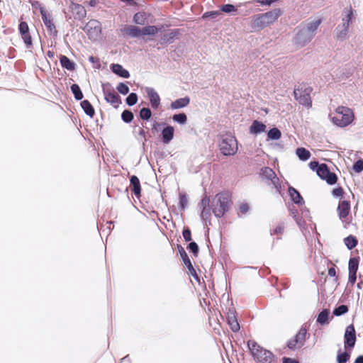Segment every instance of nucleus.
Masks as SVG:
<instances>
[{
  "mask_svg": "<svg viewBox=\"0 0 363 363\" xmlns=\"http://www.w3.org/2000/svg\"><path fill=\"white\" fill-rule=\"evenodd\" d=\"M238 142L233 137L228 138V155H233L238 151Z\"/></svg>",
  "mask_w": 363,
  "mask_h": 363,
  "instance_id": "nucleus-35",
  "label": "nucleus"
},
{
  "mask_svg": "<svg viewBox=\"0 0 363 363\" xmlns=\"http://www.w3.org/2000/svg\"><path fill=\"white\" fill-rule=\"evenodd\" d=\"M344 242L349 250L354 248L357 244V240L352 235L345 238Z\"/></svg>",
  "mask_w": 363,
  "mask_h": 363,
  "instance_id": "nucleus-46",
  "label": "nucleus"
},
{
  "mask_svg": "<svg viewBox=\"0 0 363 363\" xmlns=\"http://www.w3.org/2000/svg\"><path fill=\"white\" fill-rule=\"evenodd\" d=\"M70 9L75 20L82 21L86 17V11L82 5L72 2Z\"/></svg>",
  "mask_w": 363,
  "mask_h": 363,
  "instance_id": "nucleus-14",
  "label": "nucleus"
},
{
  "mask_svg": "<svg viewBox=\"0 0 363 363\" xmlns=\"http://www.w3.org/2000/svg\"><path fill=\"white\" fill-rule=\"evenodd\" d=\"M70 89L76 101H81L84 98L83 93L77 84H73L70 86Z\"/></svg>",
  "mask_w": 363,
  "mask_h": 363,
  "instance_id": "nucleus-32",
  "label": "nucleus"
},
{
  "mask_svg": "<svg viewBox=\"0 0 363 363\" xmlns=\"http://www.w3.org/2000/svg\"><path fill=\"white\" fill-rule=\"evenodd\" d=\"M182 235L186 242H191V231L189 227H184L182 230Z\"/></svg>",
  "mask_w": 363,
  "mask_h": 363,
  "instance_id": "nucleus-53",
  "label": "nucleus"
},
{
  "mask_svg": "<svg viewBox=\"0 0 363 363\" xmlns=\"http://www.w3.org/2000/svg\"><path fill=\"white\" fill-rule=\"evenodd\" d=\"M296 155L301 160H307L311 157V153L308 150L303 147H299L296 150Z\"/></svg>",
  "mask_w": 363,
  "mask_h": 363,
  "instance_id": "nucleus-43",
  "label": "nucleus"
},
{
  "mask_svg": "<svg viewBox=\"0 0 363 363\" xmlns=\"http://www.w3.org/2000/svg\"><path fill=\"white\" fill-rule=\"evenodd\" d=\"M261 174L264 177H265V178H267L268 179H270L274 184H276L277 180H278L277 177L275 175V173L269 167H264V168H262V169Z\"/></svg>",
  "mask_w": 363,
  "mask_h": 363,
  "instance_id": "nucleus-30",
  "label": "nucleus"
},
{
  "mask_svg": "<svg viewBox=\"0 0 363 363\" xmlns=\"http://www.w3.org/2000/svg\"><path fill=\"white\" fill-rule=\"evenodd\" d=\"M355 330L353 325H350L346 328L345 334V344L349 347H353L355 344Z\"/></svg>",
  "mask_w": 363,
  "mask_h": 363,
  "instance_id": "nucleus-19",
  "label": "nucleus"
},
{
  "mask_svg": "<svg viewBox=\"0 0 363 363\" xmlns=\"http://www.w3.org/2000/svg\"><path fill=\"white\" fill-rule=\"evenodd\" d=\"M165 125L164 122H157L155 121L152 124V130L158 132L160 130L161 127H164Z\"/></svg>",
  "mask_w": 363,
  "mask_h": 363,
  "instance_id": "nucleus-56",
  "label": "nucleus"
},
{
  "mask_svg": "<svg viewBox=\"0 0 363 363\" xmlns=\"http://www.w3.org/2000/svg\"><path fill=\"white\" fill-rule=\"evenodd\" d=\"M320 24V20H315L308 22L306 26L303 27L306 30L310 31V33L314 36L315 31L318 29L319 25Z\"/></svg>",
  "mask_w": 363,
  "mask_h": 363,
  "instance_id": "nucleus-34",
  "label": "nucleus"
},
{
  "mask_svg": "<svg viewBox=\"0 0 363 363\" xmlns=\"http://www.w3.org/2000/svg\"><path fill=\"white\" fill-rule=\"evenodd\" d=\"M247 345L252 355L257 362L259 363H270L272 362V354L270 351L261 347L252 340L248 341Z\"/></svg>",
  "mask_w": 363,
  "mask_h": 363,
  "instance_id": "nucleus-3",
  "label": "nucleus"
},
{
  "mask_svg": "<svg viewBox=\"0 0 363 363\" xmlns=\"http://www.w3.org/2000/svg\"><path fill=\"white\" fill-rule=\"evenodd\" d=\"M101 86L105 101L117 108L122 103L121 96L114 91L109 82L103 83Z\"/></svg>",
  "mask_w": 363,
  "mask_h": 363,
  "instance_id": "nucleus-5",
  "label": "nucleus"
},
{
  "mask_svg": "<svg viewBox=\"0 0 363 363\" xmlns=\"http://www.w3.org/2000/svg\"><path fill=\"white\" fill-rule=\"evenodd\" d=\"M268 138L271 140H278L281 138V131L277 128H272L268 132Z\"/></svg>",
  "mask_w": 363,
  "mask_h": 363,
  "instance_id": "nucleus-47",
  "label": "nucleus"
},
{
  "mask_svg": "<svg viewBox=\"0 0 363 363\" xmlns=\"http://www.w3.org/2000/svg\"><path fill=\"white\" fill-rule=\"evenodd\" d=\"M80 106L86 116H89L90 118L94 117L95 114V110L89 100H82L80 103Z\"/></svg>",
  "mask_w": 363,
  "mask_h": 363,
  "instance_id": "nucleus-27",
  "label": "nucleus"
},
{
  "mask_svg": "<svg viewBox=\"0 0 363 363\" xmlns=\"http://www.w3.org/2000/svg\"><path fill=\"white\" fill-rule=\"evenodd\" d=\"M187 249L192 253L194 257H198L199 253V247L196 242L191 241L187 245Z\"/></svg>",
  "mask_w": 363,
  "mask_h": 363,
  "instance_id": "nucleus-45",
  "label": "nucleus"
},
{
  "mask_svg": "<svg viewBox=\"0 0 363 363\" xmlns=\"http://www.w3.org/2000/svg\"><path fill=\"white\" fill-rule=\"evenodd\" d=\"M143 28L136 26H128L124 28L122 31L125 35L131 38H139L143 35Z\"/></svg>",
  "mask_w": 363,
  "mask_h": 363,
  "instance_id": "nucleus-21",
  "label": "nucleus"
},
{
  "mask_svg": "<svg viewBox=\"0 0 363 363\" xmlns=\"http://www.w3.org/2000/svg\"><path fill=\"white\" fill-rule=\"evenodd\" d=\"M354 14V11L351 6H349L342 11V24H344L347 26V27H350V23L352 21V17Z\"/></svg>",
  "mask_w": 363,
  "mask_h": 363,
  "instance_id": "nucleus-23",
  "label": "nucleus"
},
{
  "mask_svg": "<svg viewBox=\"0 0 363 363\" xmlns=\"http://www.w3.org/2000/svg\"><path fill=\"white\" fill-rule=\"evenodd\" d=\"M143 35H155L160 32V28L156 26H146L143 27Z\"/></svg>",
  "mask_w": 363,
  "mask_h": 363,
  "instance_id": "nucleus-33",
  "label": "nucleus"
},
{
  "mask_svg": "<svg viewBox=\"0 0 363 363\" xmlns=\"http://www.w3.org/2000/svg\"><path fill=\"white\" fill-rule=\"evenodd\" d=\"M289 193L291 198V199L294 201L296 203H300L302 202V197L301 196L300 194L293 187H289Z\"/></svg>",
  "mask_w": 363,
  "mask_h": 363,
  "instance_id": "nucleus-40",
  "label": "nucleus"
},
{
  "mask_svg": "<svg viewBox=\"0 0 363 363\" xmlns=\"http://www.w3.org/2000/svg\"><path fill=\"white\" fill-rule=\"evenodd\" d=\"M218 137L219 141H221V143H219L220 152L224 156H227V135L221 134Z\"/></svg>",
  "mask_w": 363,
  "mask_h": 363,
  "instance_id": "nucleus-38",
  "label": "nucleus"
},
{
  "mask_svg": "<svg viewBox=\"0 0 363 363\" xmlns=\"http://www.w3.org/2000/svg\"><path fill=\"white\" fill-rule=\"evenodd\" d=\"M182 34V30L179 28H174L169 30L167 33H164L161 35L160 39V43L161 45H170L174 43L175 39H178L179 35Z\"/></svg>",
  "mask_w": 363,
  "mask_h": 363,
  "instance_id": "nucleus-9",
  "label": "nucleus"
},
{
  "mask_svg": "<svg viewBox=\"0 0 363 363\" xmlns=\"http://www.w3.org/2000/svg\"><path fill=\"white\" fill-rule=\"evenodd\" d=\"M347 311H348L347 306L345 305H341L339 307L336 308L333 311V314L335 315L339 316V315L346 313Z\"/></svg>",
  "mask_w": 363,
  "mask_h": 363,
  "instance_id": "nucleus-51",
  "label": "nucleus"
},
{
  "mask_svg": "<svg viewBox=\"0 0 363 363\" xmlns=\"http://www.w3.org/2000/svg\"><path fill=\"white\" fill-rule=\"evenodd\" d=\"M42 20L48 30L53 33L54 35H57V30H56L55 24L52 21V15L48 13L47 11H42L41 14Z\"/></svg>",
  "mask_w": 363,
  "mask_h": 363,
  "instance_id": "nucleus-15",
  "label": "nucleus"
},
{
  "mask_svg": "<svg viewBox=\"0 0 363 363\" xmlns=\"http://www.w3.org/2000/svg\"><path fill=\"white\" fill-rule=\"evenodd\" d=\"M276 0H256L257 2L259 3L261 5L266 6V5H271L273 2H274Z\"/></svg>",
  "mask_w": 363,
  "mask_h": 363,
  "instance_id": "nucleus-63",
  "label": "nucleus"
},
{
  "mask_svg": "<svg viewBox=\"0 0 363 363\" xmlns=\"http://www.w3.org/2000/svg\"><path fill=\"white\" fill-rule=\"evenodd\" d=\"M284 230V226L283 223L278 225L276 228L274 230V234H281L283 233Z\"/></svg>",
  "mask_w": 363,
  "mask_h": 363,
  "instance_id": "nucleus-61",
  "label": "nucleus"
},
{
  "mask_svg": "<svg viewBox=\"0 0 363 363\" xmlns=\"http://www.w3.org/2000/svg\"><path fill=\"white\" fill-rule=\"evenodd\" d=\"M177 248L178 250V252L179 253L180 257L186 266V267L189 270V274L198 282L199 284H201L200 277L197 274L196 269H194L188 255L186 254L184 248L180 245H177Z\"/></svg>",
  "mask_w": 363,
  "mask_h": 363,
  "instance_id": "nucleus-7",
  "label": "nucleus"
},
{
  "mask_svg": "<svg viewBox=\"0 0 363 363\" xmlns=\"http://www.w3.org/2000/svg\"><path fill=\"white\" fill-rule=\"evenodd\" d=\"M116 90L122 95H126L130 91L129 86L124 82H120L116 86Z\"/></svg>",
  "mask_w": 363,
  "mask_h": 363,
  "instance_id": "nucleus-48",
  "label": "nucleus"
},
{
  "mask_svg": "<svg viewBox=\"0 0 363 363\" xmlns=\"http://www.w3.org/2000/svg\"><path fill=\"white\" fill-rule=\"evenodd\" d=\"M110 67L111 72L120 77L128 79L130 76V72L120 64L113 63Z\"/></svg>",
  "mask_w": 363,
  "mask_h": 363,
  "instance_id": "nucleus-20",
  "label": "nucleus"
},
{
  "mask_svg": "<svg viewBox=\"0 0 363 363\" xmlns=\"http://www.w3.org/2000/svg\"><path fill=\"white\" fill-rule=\"evenodd\" d=\"M138 135L142 138L143 145H145V143L147 142L146 132L145 131V130L143 128H139Z\"/></svg>",
  "mask_w": 363,
  "mask_h": 363,
  "instance_id": "nucleus-60",
  "label": "nucleus"
},
{
  "mask_svg": "<svg viewBox=\"0 0 363 363\" xmlns=\"http://www.w3.org/2000/svg\"><path fill=\"white\" fill-rule=\"evenodd\" d=\"M250 131L254 134L264 133L266 131V125L258 121H255L250 128Z\"/></svg>",
  "mask_w": 363,
  "mask_h": 363,
  "instance_id": "nucleus-29",
  "label": "nucleus"
},
{
  "mask_svg": "<svg viewBox=\"0 0 363 363\" xmlns=\"http://www.w3.org/2000/svg\"><path fill=\"white\" fill-rule=\"evenodd\" d=\"M313 35L310 33V31L301 28L296 34L294 41L298 46H303L306 43L310 42Z\"/></svg>",
  "mask_w": 363,
  "mask_h": 363,
  "instance_id": "nucleus-12",
  "label": "nucleus"
},
{
  "mask_svg": "<svg viewBox=\"0 0 363 363\" xmlns=\"http://www.w3.org/2000/svg\"><path fill=\"white\" fill-rule=\"evenodd\" d=\"M332 120L334 124L340 127H345L353 121L354 114L350 108L339 106L336 109V115Z\"/></svg>",
  "mask_w": 363,
  "mask_h": 363,
  "instance_id": "nucleus-4",
  "label": "nucleus"
},
{
  "mask_svg": "<svg viewBox=\"0 0 363 363\" xmlns=\"http://www.w3.org/2000/svg\"><path fill=\"white\" fill-rule=\"evenodd\" d=\"M281 14L280 9H274L264 13L255 15L252 18L251 27L255 30H261L273 24Z\"/></svg>",
  "mask_w": 363,
  "mask_h": 363,
  "instance_id": "nucleus-2",
  "label": "nucleus"
},
{
  "mask_svg": "<svg viewBox=\"0 0 363 363\" xmlns=\"http://www.w3.org/2000/svg\"><path fill=\"white\" fill-rule=\"evenodd\" d=\"M145 92L150 100L151 107L157 109L160 106V97L157 92L152 87H146Z\"/></svg>",
  "mask_w": 363,
  "mask_h": 363,
  "instance_id": "nucleus-13",
  "label": "nucleus"
},
{
  "mask_svg": "<svg viewBox=\"0 0 363 363\" xmlns=\"http://www.w3.org/2000/svg\"><path fill=\"white\" fill-rule=\"evenodd\" d=\"M152 115V111L148 107H143L139 111V117L143 121H148Z\"/></svg>",
  "mask_w": 363,
  "mask_h": 363,
  "instance_id": "nucleus-37",
  "label": "nucleus"
},
{
  "mask_svg": "<svg viewBox=\"0 0 363 363\" xmlns=\"http://www.w3.org/2000/svg\"><path fill=\"white\" fill-rule=\"evenodd\" d=\"M138 101V96L135 92H131L125 99V104L128 106H133L137 104Z\"/></svg>",
  "mask_w": 363,
  "mask_h": 363,
  "instance_id": "nucleus-44",
  "label": "nucleus"
},
{
  "mask_svg": "<svg viewBox=\"0 0 363 363\" xmlns=\"http://www.w3.org/2000/svg\"><path fill=\"white\" fill-rule=\"evenodd\" d=\"M155 156L157 159L163 160L167 157V154L164 150H157L154 152Z\"/></svg>",
  "mask_w": 363,
  "mask_h": 363,
  "instance_id": "nucleus-59",
  "label": "nucleus"
},
{
  "mask_svg": "<svg viewBox=\"0 0 363 363\" xmlns=\"http://www.w3.org/2000/svg\"><path fill=\"white\" fill-rule=\"evenodd\" d=\"M288 347L290 348V349H294L296 347H298V344L297 342H296L295 340L293 339V340H291L289 341L288 342Z\"/></svg>",
  "mask_w": 363,
  "mask_h": 363,
  "instance_id": "nucleus-64",
  "label": "nucleus"
},
{
  "mask_svg": "<svg viewBox=\"0 0 363 363\" xmlns=\"http://www.w3.org/2000/svg\"><path fill=\"white\" fill-rule=\"evenodd\" d=\"M349 358V354L346 352L339 354L337 355V361L339 363H345L347 361Z\"/></svg>",
  "mask_w": 363,
  "mask_h": 363,
  "instance_id": "nucleus-57",
  "label": "nucleus"
},
{
  "mask_svg": "<svg viewBox=\"0 0 363 363\" xmlns=\"http://www.w3.org/2000/svg\"><path fill=\"white\" fill-rule=\"evenodd\" d=\"M239 210L242 213H245L249 210V206L247 203H241Z\"/></svg>",
  "mask_w": 363,
  "mask_h": 363,
  "instance_id": "nucleus-62",
  "label": "nucleus"
},
{
  "mask_svg": "<svg viewBox=\"0 0 363 363\" xmlns=\"http://www.w3.org/2000/svg\"><path fill=\"white\" fill-rule=\"evenodd\" d=\"M172 118L174 122L179 125H185L187 122V116L184 112L174 114Z\"/></svg>",
  "mask_w": 363,
  "mask_h": 363,
  "instance_id": "nucleus-36",
  "label": "nucleus"
},
{
  "mask_svg": "<svg viewBox=\"0 0 363 363\" xmlns=\"http://www.w3.org/2000/svg\"><path fill=\"white\" fill-rule=\"evenodd\" d=\"M359 262L356 258H352L349 261V281L352 284L356 281V273L358 269Z\"/></svg>",
  "mask_w": 363,
  "mask_h": 363,
  "instance_id": "nucleus-17",
  "label": "nucleus"
},
{
  "mask_svg": "<svg viewBox=\"0 0 363 363\" xmlns=\"http://www.w3.org/2000/svg\"><path fill=\"white\" fill-rule=\"evenodd\" d=\"M187 194L185 192H180L179 194V208L184 211L187 205Z\"/></svg>",
  "mask_w": 363,
  "mask_h": 363,
  "instance_id": "nucleus-42",
  "label": "nucleus"
},
{
  "mask_svg": "<svg viewBox=\"0 0 363 363\" xmlns=\"http://www.w3.org/2000/svg\"><path fill=\"white\" fill-rule=\"evenodd\" d=\"M134 115L130 110L125 109L121 113V119L125 123H130L133 121Z\"/></svg>",
  "mask_w": 363,
  "mask_h": 363,
  "instance_id": "nucleus-41",
  "label": "nucleus"
},
{
  "mask_svg": "<svg viewBox=\"0 0 363 363\" xmlns=\"http://www.w3.org/2000/svg\"><path fill=\"white\" fill-rule=\"evenodd\" d=\"M350 211V204L347 201H341L337 206L338 216L340 219L346 218Z\"/></svg>",
  "mask_w": 363,
  "mask_h": 363,
  "instance_id": "nucleus-24",
  "label": "nucleus"
},
{
  "mask_svg": "<svg viewBox=\"0 0 363 363\" xmlns=\"http://www.w3.org/2000/svg\"><path fill=\"white\" fill-rule=\"evenodd\" d=\"M353 169L355 172H359L363 170V160H358L354 164Z\"/></svg>",
  "mask_w": 363,
  "mask_h": 363,
  "instance_id": "nucleus-58",
  "label": "nucleus"
},
{
  "mask_svg": "<svg viewBox=\"0 0 363 363\" xmlns=\"http://www.w3.org/2000/svg\"><path fill=\"white\" fill-rule=\"evenodd\" d=\"M190 103V98L185 96L179 98L171 103L170 107L172 109H179L187 106Z\"/></svg>",
  "mask_w": 363,
  "mask_h": 363,
  "instance_id": "nucleus-25",
  "label": "nucleus"
},
{
  "mask_svg": "<svg viewBox=\"0 0 363 363\" xmlns=\"http://www.w3.org/2000/svg\"><path fill=\"white\" fill-rule=\"evenodd\" d=\"M149 14L145 11H139L134 14L133 21L136 25L143 26L147 21Z\"/></svg>",
  "mask_w": 363,
  "mask_h": 363,
  "instance_id": "nucleus-28",
  "label": "nucleus"
},
{
  "mask_svg": "<svg viewBox=\"0 0 363 363\" xmlns=\"http://www.w3.org/2000/svg\"><path fill=\"white\" fill-rule=\"evenodd\" d=\"M60 62L62 68L69 71H74L76 68V64L65 55H60Z\"/></svg>",
  "mask_w": 363,
  "mask_h": 363,
  "instance_id": "nucleus-26",
  "label": "nucleus"
},
{
  "mask_svg": "<svg viewBox=\"0 0 363 363\" xmlns=\"http://www.w3.org/2000/svg\"><path fill=\"white\" fill-rule=\"evenodd\" d=\"M348 30L349 27H347V26L342 23L338 25L337 27L336 28L337 38L340 40L346 39L347 36Z\"/></svg>",
  "mask_w": 363,
  "mask_h": 363,
  "instance_id": "nucleus-31",
  "label": "nucleus"
},
{
  "mask_svg": "<svg viewBox=\"0 0 363 363\" xmlns=\"http://www.w3.org/2000/svg\"><path fill=\"white\" fill-rule=\"evenodd\" d=\"M228 325L233 332H238L240 328L234 308L228 310Z\"/></svg>",
  "mask_w": 363,
  "mask_h": 363,
  "instance_id": "nucleus-22",
  "label": "nucleus"
},
{
  "mask_svg": "<svg viewBox=\"0 0 363 363\" xmlns=\"http://www.w3.org/2000/svg\"><path fill=\"white\" fill-rule=\"evenodd\" d=\"M130 189L136 198L139 199L141 196V185L136 175L130 177Z\"/></svg>",
  "mask_w": 363,
  "mask_h": 363,
  "instance_id": "nucleus-16",
  "label": "nucleus"
},
{
  "mask_svg": "<svg viewBox=\"0 0 363 363\" xmlns=\"http://www.w3.org/2000/svg\"><path fill=\"white\" fill-rule=\"evenodd\" d=\"M306 333V332L305 330H301L294 337L296 342L298 344V347L303 345V341L305 340Z\"/></svg>",
  "mask_w": 363,
  "mask_h": 363,
  "instance_id": "nucleus-49",
  "label": "nucleus"
},
{
  "mask_svg": "<svg viewBox=\"0 0 363 363\" xmlns=\"http://www.w3.org/2000/svg\"><path fill=\"white\" fill-rule=\"evenodd\" d=\"M28 1L31 4L33 9H38L40 11V15L42 14V11H46L45 8L42 6L40 1L32 0H28Z\"/></svg>",
  "mask_w": 363,
  "mask_h": 363,
  "instance_id": "nucleus-54",
  "label": "nucleus"
},
{
  "mask_svg": "<svg viewBox=\"0 0 363 363\" xmlns=\"http://www.w3.org/2000/svg\"><path fill=\"white\" fill-rule=\"evenodd\" d=\"M89 61L92 63V64H94V67L96 68V69H100L101 68V63H100V60L98 57H94L93 55L90 56L89 57Z\"/></svg>",
  "mask_w": 363,
  "mask_h": 363,
  "instance_id": "nucleus-55",
  "label": "nucleus"
},
{
  "mask_svg": "<svg viewBox=\"0 0 363 363\" xmlns=\"http://www.w3.org/2000/svg\"><path fill=\"white\" fill-rule=\"evenodd\" d=\"M311 87H299L294 90V94L295 99L299 104L309 108L311 106Z\"/></svg>",
  "mask_w": 363,
  "mask_h": 363,
  "instance_id": "nucleus-8",
  "label": "nucleus"
},
{
  "mask_svg": "<svg viewBox=\"0 0 363 363\" xmlns=\"http://www.w3.org/2000/svg\"><path fill=\"white\" fill-rule=\"evenodd\" d=\"M317 174L322 179H325L330 184H333L337 182V177L335 174L331 173L328 169L325 164H322L318 167Z\"/></svg>",
  "mask_w": 363,
  "mask_h": 363,
  "instance_id": "nucleus-10",
  "label": "nucleus"
},
{
  "mask_svg": "<svg viewBox=\"0 0 363 363\" xmlns=\"http://www.w3.org/2000/svg\"><path fill=\"white\" fill-rule=\"evenodd\" d=\"M174 128L165 123L160 134V140L163 144H169L174 138Z\"/></svg>",
  "mask_w": 363,
  "mask_h": 363,
  "instance_id": "nucleus-11",
  "label": "nucleus"
},
{
  "mask_svg": "<svg viewBox=\"0 0 363 363\" xmlns=\"http://www.w3.org/2000/svg\"><path fill=\"white\" fill-rule=\"evenodd\" d=\"M330 314V311L328 309L323 310L320 312L318 316L317 322H318L321 325H325L328 323V316Z\"/></svg>",
  "mask_w": 363,
  "mask_h": 363,
  "instance_id": "nucleus-39",
  "label": "nucleus"
},
{
  "mask_svg": "<svg viewBox=\"0 0 363 363\" xmlns=\"http://www.w3.org/2000/svg\"><path fill=\"white\" fill-rule=\"evenodd\" d=\"M221 11L224 12V13H227V4L221 5L220 7V10L205 12L202 15L201 18L203 20H208V19L215 20V19H217L220 16L222 15Z\"/></svg>",
  "mask_w": 363,
  "mask_h": 363,
  "instance_id": "nucleus-18",
  "label": "nucleus"
},
{
  "mask_svg": "<svg viewBox=\"0 0 363 363\" xmlns=\"http://www.w3.org/2000/svg\"><path fill=\"white\" fill-rule=\"evenodd\" d=\"M18 30L21 35L29 33V27L26 21H21L18 24Z\"/></svg>",
  "mask_w": 363,
  "mask_h": 363,
  "instance_id": "nucleus-52",
  "label": "nucleus"
},
{
  "mask_svg": "<svg viewBox=\"0 0 363 363\" xmlns=\"http://www.w3.org/2000/svg\"><path fill=\"white\" fill-rule=\"evenodd\" d=\"M201 208L200 217L206 225H211V209L214 216L221 218L227 212V191L217 194L212 201V207L210 206V199L205 196L199 203Z\"/></svg>",
  "mask_w": 363,
  "mask_h": 363,
  "instance_id": "nucleus-1",
  "label": "nucleus"
},
{
  "mask_svg": "<svg viewBox=\"0 0 363 363\" xmlns=\"http://www.w3.org/2000/svg\"><path fill=\"white\" fill-rule=\"evenodd\" d=\"M22 39L26 45V48L29 49L33 45V41L31 35L30 33H27V34L21 35Z\"/></svg>",
  "mask_w": 363,
  "mask_h": 363,
  "instance_id": "nucleus-50",
  "label": "nucleus"
},
{
  "mask_svg": "<svg viewBox=\"0 0 363 363\" xmlns=\"http://www.w3.org/2000/svg\"><path fill=\"white\" fill-rule=\"evenodd\" d=\"M82 29L86 32L91 40L95 41L101 37L102 30L101 24L97 20H90Z\"/></svg>",
  "mask_w": 363,
  "mask_h": 363,
  "instance_id": "nucleus-6",
  "label": "nucleus"
}]
</instances>
